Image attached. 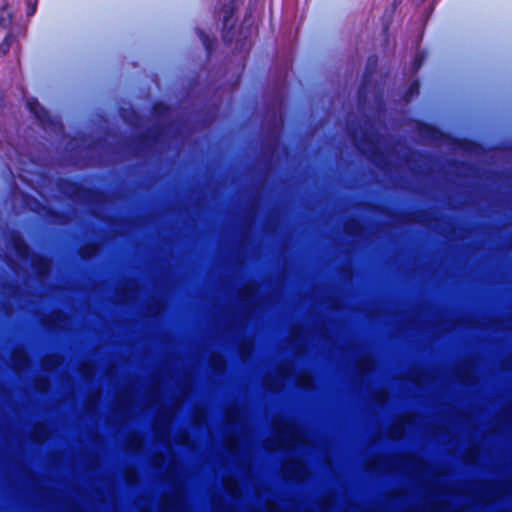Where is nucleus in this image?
Listing matches in <instances>:
<instances>
[{"instance_id":"1","label":"nucleus","mask_w":512,"mask_h":512,"mask_svg":"<svg viewBox=\"0 0 512 512\" xmlns=\"http://www.w3.org/2000/svg\"><path fill=\"white\" fill-rule=\"evenodd\" d=\"M27 7H28L27 14L29 16L33 15L36 11L37 0H27Z\"/></svg>"},{"instance_id":"2","label":"nucleus","mask_w":512,"mask_h":512,"mask_svg":"<svg viewBox=\"0 0 512 512\" xmlns=\"http://www.w3.org/2000/svg\"><path fill=\"white\" fill-rule=\"evenodd\" d=\"M29 107H30L31 111H33L36 114L37 117H40L38 111L36 110V107H34L32 105V103H29Z\"/></svg>"}]
</instances>
